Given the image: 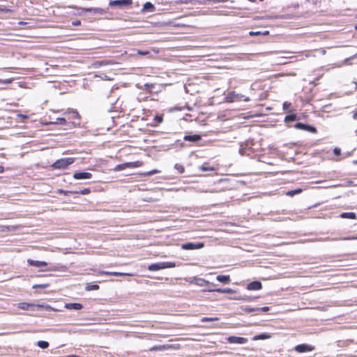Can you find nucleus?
<instances>
[{
    "label": "nucleus",
    "instance_id": "22",
    "mask_svg": "<svg viewBox=\"0 0 357 357\" xmlns=\"http://www.w3.org/2000/svg\"><path fill=\"white\" fill-rule=\"evenodd\" d=\"M271 337V335L268 333H261L259 335H257L252 337V340H267Z\"/></svg>",
    "mask_w": 357,
    "mask_h": 357
},
{
    "label": "nucleus",
    "instance_id": "34",
    "mask_svg": "<svg viewBox=\"0 0 357 357\" xmlns=\"http://www.w3.org/2000/svg\"><path fill=\"white\" fill-rule=\"evenodd\" d=\"M199 169L202 171H214L215 170V168L213 167L208 166L206 165H203L200 166Z\"/></svg>",
    "mask_w": 357,
    "mask_h": 357
},
{
    "label": "nucleus",
    "instance_id": "11",
    "mask_svg": "<svg viewBox=\"0 0 357 357\" xmlns=\"http://www.w3.org/2000/svg\"><path fill=\"white\" fill-rule=\"evenodd\" d=\"M83 11L87 13H93L94 14L103 15L107 13V10L101 8H86L82 9Z\"/></svg>",
    "mask_w": 357,
    "mask_h": 357
},
{
    "label": "nucleus",
    "instance_id": "7",
    "mask_svg": "<svg viewBox=\"0 0 357 357\" xmlns=\"http://www.w3.org/2000/svg\"><path fill=\"white\" fill-rule=\"evenodd\" d=\"M204 243H186L181 245V248L183 250H198L204 248Z\"/></svg>",
    "mask_w": 357,
    "mask_h": 357
},
{
    "label": "nucleus",
    "instance_id": "42",
    "mask_svg": "<svg viewBox=\"0 0 357 357\" xmlns=\"http://www.w3.org/2000/svg\"><path fill=\"white\" fill-rule=\"evenodd\" d=\"M286 195L289 197H293L296 195L295 190H289L286 192Z\"/></svg>",
    "mask_w": 357,
    "mask_h": 357
},
{
    "label": "nucleus",
    "instance_id": "32",
    "mask_svg": "<svg viewBox=\"0 0 357 357\" xmlns=\"http://www.w3.org/2000/svg\"><path fill=\"white\" fill-rule=\"evenodd\" d=\"M357 57V54L349 57V58H347L345 59L341 63H339V64H337L336 66L340 68V67H342L343 65H345L347 63V62L351 60V59H355Z\"/></svg>",
    "mask_w": 357,
    "mask_h": 357
},
{
    "label": "nucleus",
    "instance_id": "5",
    "mask_svg": "<svg viewBox=\"0 0 357 357\" xmlns=\"http://www.w3.org/2000/svg\"><path fill=\"white\" fill-rule=\"evenodd\" d=\"M132 3V0H112L109 2V6L111 7L124 8L130 6Z\"/></svg>",
    "mask_w": 357,
    "mask_h": 357
},
{
    "label": "nucleus",
    "instance_id": "64",
    "mask_svg": "<svg viewBox=\"0 0 357 357\" xmlns=\"http://www.w3.org/2000/svg\"><path fill=\"white\" fill-rule=\"evenodd\" d=\"M268 33V31H266L264 34H266Z\"/></svg>",
    "mask_w": 357,
    "mask_h": 357
},
{
    "label": "nucleus",
    "instance_id": "58",
    "mask_svg": "<svg viewBox=\"0 0 357 357\" xmlns=\"http://www.w3.org/2000/svg\"><path fill=\"white\" fill-rule=\"evenodd\" d=\"M105 80H110V78H109L107 75H104V77H101Z\"/></svg>",
    "mask_w": 357,
    "mask_h": 357
},
{
    "label": "nucleus",
    "instance_id": "35",
    "mask_svg": "<svg viewBox=\"0 0 357 357\" xmlns=\"http://www.w3.org/2000/svg\"><path fill=\"white\" fill-rule=\"evenodd\" d=\"M54 124H60V125H66V120L64 118H57L56 121L53 123Z\"/></svg>",
    "mask_w": 357,
    "mask_h": 357
},
{
    "label": "nucleus",
    "instance_id": "39",
    "mask_svg": "<svg viewBox=\"0 0 357 357\" xmlns=\"http://www.w3.org/2000/svg\"><path fill=\"white\" fill-rule=\"evenodd\" d=\"M13 78L5 79H0V83H1V84H8L12 83V82H13Z\"/></svg>",
    "mask_w": 357,
    "mask_h": 357
},
{
    "label": "nucleus",
    "instance_id": "25",
    "mask_svg": "<svg viewBox=\"0 0 357 357\" xmlns=\"http://www.w3.org/2000/svg\"><path fill=\"white\" fill-rule=\"evenodd\" d=\"M143 10L153 12L155 10V6L151 2H146L144 4Z\"/></svg>",
    "mask_w": 357,
    "mask_h": 357
},
{
    "label": "nucleus",
    "instance_id": "36",
    "mask_svg": "<svg viewBox=\"0 0 357 357\" xmlns=\"http://www.w3.org/2000/svg\"><path fill=\"white\" fill-rule=\"evenodd\" d=\"M174 168L180 173L182 174L185 171V168L182 165L180 164H176L174 165Z\"/></svg>",
    "mask_w": 357,
    "mask_h": 357
},
{
    "label": "nucleus",
    "instance_id": "63",
    "mask_svg": "<svg viewBox=\"0 0 357 357\" xmlns=\"http://www.w3.org/2000/svg\"><path fill=\"white\" fill-rule=\"evenodd\" d=\"M249 1H251V2L255 1V0H249Z\"/></svg>",
    "mask_w": 357,
    "mask_h": 357
},
{
    "label": "nucleus",
    "instance_id": "49",
    "mask_svg": "<svg viewBox=\"0 0 357 357\" xmlns=\"http://www.w3.org/2000/svg\"><path fill=\"white\" fill-rule=\"evenodd\" d=\"M153 87V84H145L144 88L147 90H151Z\"/></svg>",
    "mask_w": 357,
    "mask_h": 357
},
{
    "label": "nucleus",
    "instance_id": "43",
    "mask_svg": "<svg viewBox=\"0 0 357 357\" xmlns=\"http://www.w3.org/2000/svg\"><path fill=\"white\" fill-rule=\"evenodd\" d=\"M0 12L1 13H10V12H11V10L6 7H0Z\"/></svg>",
    "mask_w": 357,
    "mask_h": 357
},
{
    "label": "nucleus",
    "instance_id": "16",
    "mask_svg": "<svg viewBox=\"0 0 357 357\" xmlns=\"http://www.w3.org/2000/svg\"><path fill=\"white\" fill-rule=\"evenodd\" d=\"M209 292H218V293H225V294H234L236 291L235 290L231 289V288H225V289H208Z\"/></svg>",
    "mask_w": 357,
    "mask_h": 357
},
{
    "label": "nucleus",
    "instance_id": "6",
    "mask_svg": "<svg viewBox=\"0 0 357 357\" xmlns=\"http://www.w3.org/2000/svg\"><path fill=\"white\" fill-rule=\"evenodd\" d=\"M294 351L298 353H304V352H310L312 351L315 349L314 346L307 344H301L296 345L294 348Z\"/></svg>",
    "mask_w": 357,
    "mask_h": 357
},
{
    "label": "nucleus",
    "instance_id": "50",
    "mask_svg": "<svg viewBox=\"0 0 357 357\" xmlns=\"http://www.w3.org/2000/svg\"><path fill=\"white\" fill-rule=\"evenodd\" d=\"M195 191L197 192H212L213 191H208L207 190H204V189H197L195 190Z\"/></svg>",
    "mask_w": 357,
    "mask_h": 357
},
{
    "label": "nucleus",
    "instance_id": "31",
    "mask_svg": "<svg viewBox=\"0 0 357 357\" xmlns=\"http://www.w3.org/2000/svg\"><path fill=\"white\" fill-rule=\"evenodd\" d=\"M297 119V116L296 114H289L285 116L284 121L285 122H290V121H294Z\"/></svg>",
    "mask_w": 357,
    "mask_h": 357
},
{
    "label": "nucleus",
    "instance_id": "62",
    "mask_svg": "<svg viewBox=\"0 0 357 357\" xmlns=\"http://www.w3.org/2000/svg\"><path fill=\"white\" fill-rule=\"evenodd\" d=\"M354 27H355V29H356V30H357V24L355 25V26H354Z\"/></svg>",
    "mask_w": 357,
    "mask_h": 357
},
{
    "label": "nucleus",
    "instance_id": "61",
    "mask_svg": "<svg viewBox=\"0 0 357 357\" xmlns=\"http://www.w3.org/2000/svg\"><path fill=\"white\" fill-rule=\"evenodd\" d=\"M323 183V181H317L315 182V183Z\"/></svg>",
    "mask_w": 357,
    "mask_h": 357
},
{
    "label": "nucleus",
    "instance_id": "20",
    "mask_svg": "<svg viewBox=\"0 0 357 357\" xmlns=\"http://www.w3.org/2000/svg\"><path fill=\"white\" fill-rule=\"evenodd\" d=\"M216 279L218 281L224 284H228L231 281L229 275H220L217 276Z\"/></svg>",
    "mask_w": 357,
    "mask_h": 357
},
{
    "label": "nucleus",
    "instance_id": "60",
    "mask_svg": "<svg viewBox=\"0 0 357 357\" xmlns=\"http://www.w3.org/2000/svg\"><path fill=\"white\" fill-rule=\"evenodd\" d=\"M66 357H79V356L77 355H69V356H66Z\"/></svg>",
    "mask_w": 357,
    "mask_h": 357
},
{
    "label": "nucleus",
    "instance_id": "19",
    "mask_svg": "<svg viewBox=\"0 0 357 357\" xmlns=\"http://www.w3.org/2000/svg\"><path fill=\"white\" fill-rule=\"evenodd\" d=\"M34 306L36 305L33 303L26 302H22L18 304V307L24 310H29Z\"/></svg>",
    "mask_w": 357,
    "mask_h": 357
},
{
    "label": "nucleus",
    "instance_id": "12",
    "mask_svg": "<svg viewBox=\"0 0 357 357\" xmlns=\"http://www.w3.org/2000/svg\"><path fill=\"white\" fill-rule=\"evenodd\" d=\"M75 179H90L92 178V174L89 172H75L73 174Z\"/></svg>",
    "mask_w": 357,
    "mask_h": 357
},
{
    "label": "nucleus",
    "instance_id": "28",
    "mask_svg": "<svg viewBox=\"0 0 357 357\" xmlns=\"http://www.w3.org/2000/svg\"><path fill=\"white\" fill-rule=\"evenodd\" d=\"M99 286L98 284H87L86 285L85 289L88 291H93V290H98L99 289Z\"/></svg>",
    "mask_w": 357,
    "mask_h": 357
},
{
    "label": "nucleus",
    "instance_id": "1",
    "mask_svg": "<svg viewBox=\"0 0 357 357\" xmlns=\"http://www.w3.org/2000/svg\"><path fill=\"white\" fill-rule=\"evenodd\" d=\"M176 266L175 262L173 261H164L160 263L152 264L149 265L148 270L151 271H155L165 268H174Z\"/></svg>",
    "mask_w": 357,
    "mask_h": 357
},
{
    "label": "nucleus",
    "instance_id": "23",
    "mask_svg": "<svg viewBox=\"0 0 357 357\" xmlns=\"http://www.w3.org/2000/svg\"><path fill=\"white\" fill-rule=\"evenodd\" d=\"M36 307L39 309H43L47 311H54V312L59 311V310L55 309V308L52 307V306L47 305V304H38V305H36Z\"/></svg>",
    "mask_w": 357,
    "mask_h": 357
},
{
    "label": "nucleus",
    "instance_id": "26",
    "mask_svg": "<svg viewBox=\"0 0 357 357\" xmlns=\"http://www.w3.org/2000/svg\"><path fill=\"white\" fill-rule=\"evenodd\" d=\"M128 168H137L141 167L143 165L142 161H135V162H129Z\"/></svg>",
    "mask_w": 357,
    "mask_h": 357
},
{
    "label": "nucleus",
    "instance_id": "41",
    "mask_svg": "<svg viewBox=\"0 0 357 357\" xmlns=\"http://www.w3.org/2000/svg\"><path fill=\"white\" fill-rule=\"evenodd\" d=\"M59 192L61 194H63L65 195H68L69 194H74V191H68L64 190H59Z\"/></svg>",
    "mask_w": 357,
    "mask_h": 357
},
{
    "label": "nucleus",
    "instance_id": "33",
    "mask_svg": "<svg viewBox=\"0 0 357 357\" xmlns=\"http://www.w3.org/2000/svg\"><path fill=\"white\" fill-rule=\"evenodd\" d=\"M196 280V283L198 284V285H204V284H210V282L203 278H197V279H195Z\"/></svg>",
    "mask_w": 357,
    "mask_h": 357
},
{
    "label": "nucleus",
    "instance_id": "52",
    "mask_svg": "<svg viewBox=\"0 0 357 357\" xmlns=\"http://www.w3.org/2000/svg\"><path fill=\"white\" fill-rule=\"evenodd\" d=\"M260 34H261L260 31H250V36H257V35H260Z\"/></svg>",
    "mask_w": 357,
    "mask_h": 357
},
{
    "label": "nucleus",
    "instance_id": "57",
    "mask_svg": "<svg viewBox=\"0 0 357 357\" xmlns=\"http://www.w3.org/2000/svg\"><path fill=\"white\" fill-rule=\"evenodd\" d=\"M353 118L354 119H357V112H354V114H353Z\"/></svg>",
    "mask_w": 357,
    "mask_h": 357
},
{
    "label": "nucleus",
    "instance_id": "44",
    "mask_svg": "<svg viewBox=\"0 0 357 357\" xmlns=\"http://www.w3.org/2000/svg\"><path fill=\"white\" fill-rule=\"evenodd\" d=\"M290 106H291V103H290V102H284L283 103V105H282L283 109H284V110H287V109L289 108V107H290Z\"/></svg>",
    "mask_w": 357,
    "mask_h": 357
},
{
    "label": "nucleus",
    "instance_id": "54",
    "mask_svg": "<svg viewBox=\"0 0 357 357\" xmlns=\"http://www.w3.org/2000/svg\"><path fill=\"white\" fill-rule=\"evenodd\" d=\"M137 54H140V55H147V54H149V52H147V51H138Z\"/></svg>",
    "mask_w": 357,
    "mask_h": 357
},
{
    "label": "nucleus",
    "instance_id": "18",
    "mask_svg": "<svg viewBox=\"0 0 357 357\" xmlns=\"http://www.w3.org/2000/svg\"><path fill=\"white\" fill-rule=\"evenodd\" d=\"M202 139L199 135H185L183 139L185 141L197 142H199Z\"/></svg>",
    "mask_w": 357,
    "mask_h": 357
},
{
    "label": "nucleus",
    "instance_id": "59",
    "mask_svg": "<svg viewBox=\"0 0 357 357\" xmlns=\"http://www.w3.org/2000/svg\"><path fill=\"white\" fill-rule=\"evenodd\" d=\"M3 171H4V168H3V166H1V165H0V173L3 172Z\"/></svg>",
    "mask_w": 357,
    "mask_h": 357
},
{
    "label": "nucleus",
    "instance_id": "2",
    "mask_svg": "<svg viewBox=\"0 0 357 357\" xmlns=\"http://www.w3.org/2000/svg\"><path fill=\"white\" fill-rule=\"evenodd\" d=\"M242 100L248 102L250 100V98L245 97V96L241 93H237L235 91L229 92L225 97V101L227 102H233L235 101H241Z\"/></svg>",
    "mask_w": 357,
    "mask_h": 357
},
{
    "label": "nucleus",
    "instance_id": "14",
    "mask_svg": "<svg viewBox=\"0 0 357 357\" xmlns=\"http://www.w3.org/2000/svg\"><path fill=\"white\" fill-rule=\"evenodd\" d=\"M172 348H173L172 345L162 344V345L153 346V347H151L149 349V351H165V350H168V349H170Z\"/></svg>",
    "mask_w": 357,
    "mask_h": 357
},
{
    "label": "nucleus",
    "instance_id": "30",
    "mask_svg": "<svg viewBox=\"0 0 357 357\" xmlns=\"http://www.w3.org/2000/svg\"><path fill=\"white\" fill-rule=\"evenodd\" d=\"M37 345L41 349H47L49 347V343L47 341L40 340L37 342Z\"/></svg>",
    "mask_w": 357,
    "mask_h": 357
},
{
    "label": "nucleus",
    "instance_id": "47",
    "mask_svg": "<svg viewBox=\"0 0 357 357\" xmlns=\"http://www.w3.org/2000/svg\"><path fill=\"white\" fill-rule=\"evenodd\" d=\"M155 120L157 121L158 123H160L162 122V117L161 116H155Z\"/></svg>",
    "mask_w": 357,
    "mask_h": 357
},
{
    "label": "nucleus",
    "instance_id": "9",
    "mask_svg": "<svg viewBox=\"0 0 357 357\" xmlns=\"http://www.w3.org/2000/svg\"><path fill=\"white\" fill-rule=\"evenodd\" d=\"M227 341L232 344H245L248 342V340L242 337L229 336Z\"/></svg>",
    "mask_w": 357,
    "mask_h": 357
},
{
    "label": "nucleus",
    "instance_id": "46",
    "mask_svg": "<svg viewBox=\"0 0 357 357\" xmlns=\"http://www.w3.org/2000/svg\"><path fill=\"white\" fill-rule=\"evenodd\" d=\"M256 310L258 311V312H260V311L267 312V311L269 310V307L266 306V307H261V308H257Z\"/></svg>",
    "mask_w": 357,
    "mask_h": 357
},
{
    "label": "nucleus",
    "instance_id": "21",
    "mask_svg": "<svg viewBox=\"0 0 357 357\" xmlns=\"http://www.w3.org/2000/svg\"><path fill=\"white\" fill-rule=\"evenodd\" d=\"M114 64V62L111 60H102V61H97L94 63L95 67H100L102 66H107V65H112Z\"/></svg>",
    "mask_w": 357,
    "mask_h": 357
},
{
    "label": "nucleus",
    "instance_id": "37",
    "mask_svg": "<svg viewBox=\"0 0 357 357\" xmlns=\"http://www.w3.org/2000/svg\"><path fill=\"white\" fill-rule=\"evenodd\" d=\"M90 192V189L84 188L80 191H74V194H81V195H87Z\"/></svg>",
    "mask_w": 357,
    "mask_h": 357
},
{
    "label": "nucleus",
    "instance_id": "45",
    "mask_svg": "<svg viewBox=\"0 0 357 357\" xmlns=\"http://www.w3.org/2000/svg\"><path fill=\"white\" fill-rule=\"evenodd\" d=\"M48 286H49L48 284H42L34 285L33 288L39 287V288L45 289V288L47 287Z\"/></svg>",
    "mask_w": 357,
    "mask_h": 357
},
{
    "label": "nucleus",
    "instance_id": "48",
    "mask_svg": "<svg viewBox=\"0 0 357 357\" xmlns=\"http://www.w3.org/2000/svg\"><path fill=\"white\" fill-rule=\"evenodd\" d=\"M339 186H341V185L340 184H332V185H328L323 186L322 188H337V187H339Z\"/></svg>",
    "mask_w": 357,
    "mask_h": 357
},
{
    "label": "nucleus",
    "instance_id": "24",
    "mask_svg": "<svg viewBox=\"0 0 357 357\" xmlns=\"http://www.w3.org/2000/svg\"><path fill=\"white\" fill-rule=\"evenodd\" d=\"M339 216L342 218H349V219H355L356 218V214L353 212L342 213Z\"/></svg>",
    "mask_w": 357,
    "mask_h": 357
},
{
    "label": "nucleus",
    "instance_id": "55",
    "mask_svg": "<svg viewBox=\"0 0 357 357\" xmlns=\"http://www.w3.org/2000/svg\"><path fill=\"white\" fill-rule=\"evenodd\" d=\"M245 311L248 312H252L257 311V310L255 308L248 307L245 309Z\"/></svg>",
    "mask_w": 357,
    "mask_h": 357
},
{
    "label": "nucleus",
    "instance_id": "15",
    "mask_svg": "<svg viewBox=\"0 0 357 357\" xmlns=\"http://www.w3.org/2000/svg\"><path fill=\"white\" fill-rule=\"evenodd\" d=\"M98 273H99V275H114V276H119V275L132 276L133 275L132 273H119V272H110V271H100Z\"/></svg>",
    "mask_w": 357,
    "mask_h": 357
},
{
    "label": "nucleus",
    "instance_id": "56",
    "mask_svg": "<svg viewBox=\"0 0 357 357\" xmlns=\"http://www.w3.org/2000/svg\"><path fill=\"white\" fill-rule=\"evenodd\" d=\"M295 191H296V195H298V194L302 192L303 190L301 188H297V189H295Z\"/></svg>",
    "mask_w": 357,
    "mask_h": 357
},
{
    "label": "nucleus",
    "instance_id": "13",
    "mask_svg": "<svg viewBox=\"0 0 357 357\" xmlns=\"http://www.w3.org/2000/svg\"><path fill=\"white\" fill-rule=\"evenodd\" d=\"M262 288V284L261 282L259 281H253L250 282L247 285V289L248 290L252 291V290H260Z\"/></svg>",
    "mask_w": 357,
    "mask_h": 357
},
{
    "label": "nucleus",
    "instance_id": "38",
    "mask_svg": "<svg viewBox=\"0 0 357 357\" xmlns=\"http://www.w3.org/2000/svg\"><path fill=\"white\" fill-rule=\"evenodd\" d=\"M218 320V318L217 317H203L202 319V322H206V321H213Z\"/></svg>",
    "mask_w": 357,
    "mask_h": 357
},
{
    "label": "nucleus",
    "instance_id": "3",
    "mask_svg": "<svg viewBox=\"0 0 357 357\" xmlns=\"http://www.w3.org/2000/svg\"><path fill=\"white\" fill-rule=\"evenodd\" d=\"M75 161L74 158H66L57 160L52 165V167L54 169H65L68 165L73 163Z\"/></svg>",
    "mask_w": 357,
    "mask_h": 357
},
{
    "label": "nucleus",
    "instance_id": "29",
    "mask_svg": "<svg viewBox=\"0 0 357 357\" xmlns=\"http://www.w3.org/2000/svg\"><path fill=\"white\" fill-rule=\"evenodd\" d=\"M126 168H128V162H125V163H123V164L117 165L114 167V170L115 171H121L123 169H125Z\"/></svg>",
    "mask_w": 357,
    "mask_h": 357
},
{
    "label": "nucleus",
    "instance_id": "51",
    "mask_svg": "<svg viewBox=\"0 0 357 357\" xmlns=\"http://www.w3.org/2000/svg\"><path fill=\"white\" fill-rule=\"evenodd\" d=\"M333 152H334L335 155H338L340 154V149L338 148H335L333 150Z\"/></svg>",
    "mask_w": 357,
    "mask_h": 357
},
{
    "label": "nucleus",
    "instance_id": "40",
    "mask_svg": "<svg viewBox=\"0 0 357 357\" xmlns=\"http://www.w3.org/2000/svg\"><path fill=\"white\" fill-rule=\"evenodd\" d=\"M69 113H71L73 114V118L74 119H79V114L76 110H70L68 112Z\"/></svg>",
    "mask_w": 357,
    "mask_h": 357
},
{
    "label": "nucleus",
    "instance_id": "8",
    "mask_svg": "<svg viewBox=\"0 0 357 357\" xmlns=\"http://www.w3.org/2000/svg\"><path fill=\"white\" fill-rule=\"evenodd\" d=\"M294 127L296 129L306 130L312 133H316L317 131L315 127L303 123H296Z\"/></svg>",
    "mask_w": 357,
    "mask_h": 357
},
{
    "label": "nucleus",
    "instance_id": "10",
    "mask_svg": "<svg viewBox=\"0 0 357 357\" xmlns=\"http://www.w3.org/2000/svg\"><path fill=\"white\" fill-rule=\"evenodd\" d=\"M27 263L29 266L37 268L45 267L47 266V263L46 261L33 260L31 259H27Z\"/></svg>",
    "mask_w": 357,
    "mask_h": 357
},
{
    "label": "nucleus",
    "instance_id": "4",
    "mask_svg": "<svg viewBox=\"0 0 357 357\" xmlns=\"http://www.w3.org/2000/svg\"><path fill=\"white\" fill-rule=\"evenodd\" d=\"M252 144V141H247L244 144H242L239 149V153L242 155L250 156L252 153L251 146Z\"/></svg>",
    "mask_w": 357,
    "mask_h": 357
},
{
    "label": "nucleus",
    "instance_id": "53",
    "mask_svg": "<svg viewBox=\"0 0 357 357\" xmlns=\"http://www.w3.org/2000/svg\"><path fill=\"white\" fill-rule=\"evenodd\" d=\"M73 26H79L81 24V22L79 20H75L72 22Z\"/></svg>",
    "mask_w": 357,
    "mask_h": 357
},
{
    "label": "nucleus",
    "instance_id": "27",
    "mask_svg": "<svg viewBox=\"0 0 357 357\" xmlns=\"http://www.w3.org/2000/svg\"><path fill=\"white\" fill-rule=\"evenodd\" d=\"M160 172V171L158 170V169H153V170L149 171V172H146L140 173L139 174L141 176H152L153 174H158Z\"/></svg>",
    "mask_w": 357,
    "mask_h": 357
},
{
    "label": "nucleus",
    "instance_id": "17",
    "mask_svg": "<svg viewBox=\"0 0 357 357\" xmlns=\"http://www.w3.org/2000/svg\"><path fill=\"white\" fill-rule=\"evenodd\" d=\"M65 307L68 310H79L82 309L83 305L81 303H66L65 305Z\"/></svg>",
    "mask_w": 357,
    "mask_h": 357
}]
</instances>
